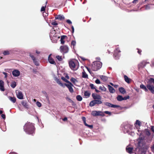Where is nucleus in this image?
Listing matches in <instances>:
<instances>
[{
    "instance_id": "f257e3e1",
    "label": "nucleus",
    "mask_w": 154,
    "mask_h": 154,
    "mask_svg": "<svg viewBox=\"0 0 154 154\" xmlns=\"http://www.w3.org/2000/svg\"><path fill=\"white\" fill-rule=\"evenodd\" d=\"M24 131L29 134H32L34 132L35 128L34 124L27 122L26 123L23 127Z\"/></svg>"
},
{
    "instance_id": "f03ea898",
    "label": "nucleus",
    "mask_w": 154,
    "mask_h": 154,
    "mask_svg": "<svg viewBox=\"0 0 154 154\" xmlns=\"http://www.w3.org/2000/svg\"><path fill=\"white\" fill-rule=\"evenodd\" d=\"M144 137L143 136L140 135L139 137L137 139V149H138L139 150L142 151V149H144L146 148L145 143L144 142ZM141 154H145L144 151L141 152Z\"/></svg>"
},
{
    "instance_id": "7ed1b4c3",
    "label": "nucleus",
    "mask_w": 154,
    "mask_h": 154,
    "mask_svg": "<svg viewBox=\"0 0 154 154\" xmlns=\"http://www.w3.org/2000/svg\"><path fill=\"white\" fill-rule=\"evenodd\" d=\"M55 80L57 83L59 84L60 86L63 87V88H65V86H66L68 88L69 91L70 93H72L74 91L72 87H73L74 86L70 82L68 83V84L66 83L63 84L61 82L60 80L57 78H56Z\"/></svg>"
},
{
    "instance_id": "20e7f679",
    "label": "nucleus",
    "mask_w": 154,
    "mask_h": 154,
    "mask_svg": "<svg viewBox=\"0 0 154 154\" xmlns=\"http://www.w3.org/2000/svg\"><path fill=\"white\" fill-rule=\"evenodd\" d=\"M102 66L101 62L99 61L94 62L91 65V68L94 71H96L100 68Z\"/></svg>"
},
{
    "instance_id": "39448f33",
    "label": "nucleus",
    "mask_w": 154,
    "mask_h": 154,
    "mask_svg": "<svg viewBox=\"0 0 154 154\" xmlns=\"http://www.w3.org/2000/svg\"><path fill=\"white\" fill-rule=\"evenodd\" d=\"M77 62L71 60L69 62V65L70 68L73 70H76L78 68V67L76 66V63Z\"/></svg>"
},
{
    "instance_id": "423d86ee",
    "label": "nucleus",
    "mask_w": 154,
    "mask_h": 154,
    "mask_svg": "<svg viewBox=\"0 0 154 154\" xmlns=\"http://www.w3.org/2000/svg\"><path fill=\"white\" fill-rule=\"evenodd\" d=\"M91 114L94 116H104L105 115L104 113L100 111H93L92 112Z\"/></svg>"
},
{
    "instance_id": "0eeeda50",
    "label": "nucleus",
    "mask_w": 154,
    "mask_h": 154,
    "mask_svg": "<svg viewBox=\"0 0 154 154\" xmlns=\"http://www.w3.org/2000/svg\"><path fill=\"white\" fill-rule=\"evenodd\" d=\"M121 51L119 48H117L114 50V57L116 59H118L120 57V53Z\"/></svg>"
},
{
    "instance_id": "6e6552de",
    "label": "nucleus",
    "mask_w": 154,
    "mask_h": 154,
    "mask_svg": "<svg viewBox=\"0 0 154 154\" xmlns=\"http://www.w3.org/2000/svg\"><path fill=\"white\" fill-rule=\"evenodd\" d=\"M100 100H94L91 101L89 103V106L92 107L94 106L96 104H101L102 103V102Z\"/></svg>"
},
{
    "instance_id": "1a4fd4ad",
    "label": "nucleus",
    "mask_w": 154,
    "mask_h": 154,
    "mask_svg": "<svg viewBox=\"0 0 154 154\" xmlns=\"http://www.w3.org/2000/svg\"><path fill=\"white\" fill-rule=\"evenodd\" d=\"M60 51L63 53H66L69 51L68 47L66 45L61 46L60 48Z\"/></svg>"
},
{
    "instance_id": "9d476101",
    "label": "nucleus",
    "mask_w": 154,
    "mask_h": 154,
    "mask_svg": "<svg viewBox=\"0 0 154 154\" xmlns=\"http://www.w3.org/2000/svg\"><path fill=\"white\" fill-rule=\"evenodd\" d=\"M148 62H147L145 61H143L141 62H140L138 65V68L139 69H141L143 68L146 65L147 63H149Z\"/></svg>"
},
{
    "instance_id": "9b49d317",
    "label": "nucleus",
    "mask_w": 154,
    "mask_h": 154,
    "mask_svg": "<svg viewBox=\"0 0 154 154\" xmlns=\"http://www.w3.org/2000/svg\"><path fill=\"white\" fill-rule=\"evenodd\" d=\"M144 133L145 134L148 136V139L146 140V142L148 143H149L151 141L152 139L151 137H149L150 134V132L148 129H145Z\"/></svg>"
},
{
    "instance_id": "f8f14e48",
    "label": "nucleus",
    "mask_w": 154,
    "mask_h": 154,
    "mask_svg": "<svg viewBox=\"0 0 154 154\" xmlns=\"http://www.w3.org/2000/svg\"><path fill=\"white\" fill-rule=\"evenodd\" d=\"M92 96L94 100H101V97L99 95L93 93Z\"/></svg>"
},
{
    "instance_id": "ddd939ff",
    "label": "nucleus",
    "mask_w": 154,
    "mask_h": 154,
    "mask_svg": "<svg viewBox=\"0 0 154 154\" xmlns=\"http://www.w3.org/2000/svg\"><path fill=\"white\" fill-rule=\"evenodd\" d=\"M154 86V79L152 78H150L148 79L147 84V85Z\"/></svg>"
},
{
    "instance_id": "4468645a",
    "label": "nucleus",
    "mask_w": 154,
    "mask_h": 154,
    "mask_svg": "<svg viewBox=\"0 0 154 154\" xmlns=\"http://www.w3.org/2000/svg\"><path fill=\"white\" fill-rule=\"evenodd\" d=\"M17 97L20 99H23V96L21 92L18 91L16 92Z\"/></svg>"
},
{
    "instance_id": "2eb2a0df",
    "label": "nucleus",
    "mask_w": 154,
    "mask_h": 154,
    "mask_svg": "<svg viewBox=\"0 0 154 154\" xmlns=\"http://www.w3.org/2000/svg\"><path fill=\"white\" fill-rule=\"evenodd\" d=\"M12 73L14 76L15 77H17L20 75V72L18 70L15 69L13 71Z\"/></svg>"
},
{
    "instance_id": "dca6fc26",
    "label": "nucleus",
    "mask_w": 154,
    "mask_h": 154,
    "mask_svg": "<svg viewBox=\"0 0 154 154\" xmlns=\"http://www.w3.org/2000/svg\"><path fill=\"white\" fill-rule=\"evenodd\" d=\"M147 88L151 91V92L154 94V86L147 85Z\"/></svg>"
},
{
    "instance_id": "f3484780",
    "label": "nucleus",
    "mask_w": 154,
    "mask_h": 154,
    "mask_svg": "<svg viewBox=\"0 0 154 154\" xmlns=\"http://www.w3.org/2000/svg\"><path fill=\"white\" fill-rule=\"evenodd\" d=\"M51 54H50L49 55L48 57V60L49 62L51 64H55L56 63L53 59L51 57Z\"/></svg>"
},
{
    "instance_id": "a211bd4d",
    "label": "nucleus",
    "mask_w": 154,
    "mask_h": 154,
    "mask_svg": "<svg viewBox=\"0 0 154 154\" xmlns=\"http://www.w3.org/2000/svg\"><path fill=\"white\" fill-rule=\"evenodd\" d=\"M133 149L132 147H129L128 146L126 148V151L127 152L130 154H131L133 153Z\"/></svg>"
},
{
    "instance_id": "6ab92c4d",
    "label": "nucleus",
    "mask_w": 154,
    "mask_h": 154,
    "mask_svg": "<svg viewBox=\"0 0 154 154\" xmlns=\"http://www.w3.org/2000/svg\"><path fill=\"white\" fill-rule=\"evenodd\" d=\"M0 90L2 91H5V88L4 87V82L1 80H0Z\"/></svg>"
},
{
    "instance_id": "aec40b11",
    "label": "nucleus",
    "mask_w": 154,
    "mask_h": 154,
    "mask_svg": "<svg viewBox=\"0 0 154 154\" xmlns=\"http://www.w3.org/2000/svg\"><path fill=\"white\" fill-rule=\"evenodd\" d=\"M108 86L109 91L110 93H115V90L112 87L109 85H108Z\"/></svg>"
},
{
    "instance_id": "412c9836",
    "label": "nucleus",
    "mask_w": 154,
    "mask_h": 154,
    "mask_svg": "<svg viewBox=\"0 0 154 154\" xmlns=\"http://www.w3.org/2000/svg\"><path fill=\"white\" fill-rule=\"evenodd\" d=\"M119 91L122 94H124L126 92L125 89L122 87L119 88Z\"/></svg>"
},
{
    "instance_id": "4be33fe9",
    "label": "nucleus",
    "mask_w": 154,
    "mask_h": 154,
    "mask_svg": "<svg viewBox=\"0 0 154 154\" xmlns=\"http://www.w3.org/2000/svg\"><path fill=\"white\" fill-rule=\"evenodd\" d=\"M65 19V17L63 15H58L57 17H55L56 19H59L60 20H63Z\"/></svg>"
},
{
    "instance_id": "5701e85b",
    "label": "nucleus",
    "mask_w": 154,
    "mask_h": 154,
    "mask_svg": "<svg viewBox=\"0 0 154 154\" xmlns=\"http://www.w3.org/2000/svg\"><path fill=\"white\" fill-rule=\"evenodd\" d=\"M91 94V93L90 91H85L84 92V95L86 98L89 97Z\"/></svg>"
},
{
    "instance_id": "b1692460",
    "label": "nucleus",
    "mask_w": 154,
    "mask_h": 154,
    "mask_svg": "<svg viewBox=\"0 0 154 154\" xmlns=\"http://www.w3.org/2000/svg\"><path fill=\"white\" fill-rule=\"evenodd\" d=\"M100 77L104 81H106L108 80V77L106 76L101 75Z\"/></svg>"
},
{
    "instance_id": "393cba45",
    "label": "nucleus",
    "mask_w": 154,
    "mask_h": 154,
    "mask_svg": "<svg viewBox=\"0 0 154 154\" xmlns=\"http://www.w3.org/2000/svg\"><path fill=\"white\" fill-rule=\"evenodd\" d=\"M21 104L25 108H28V105L27 103L25 101L23 100L21 102Z\"/></svg>"
},
{
    "instance_id": "a878e982",
    "label": "nucleus",
    "mask_w": 154,
    "mask_h": 154,
    "mask_svg": "<svg viewBox=\"0 0 154 154\" xmlns=\"http://www.w3.org/2000/svg\"><path fill=\"white\" fill-rule=\"evenodd\" d=\"M8 98L13 103H15L16 102V98L15 97H9Z\"/></svg>"
},
{
    "instance_id": "bb28decb",
    "label": "nucleus",
    "mask_w": 154,
    "mask_h": 154,
    "mask_svg": "<svg viewBox=\"0 0 154 154\" xmlns=\"http://www.w3.org/2000/svg\"><path fill=\"white\" fill-rule=\"evenodd\" d=\"M66 37V35H62L61 36L60 39V42L61 44H63L65 42L64 40V39Z\"/></svg>"
},
{
    "instance_id": "cd10ccee",
    "label": "nucleus",
    "mask_w": 154,
    "mask_h": 154,
    "mask_svg": "<svg viewBox=\"0 0 154 154\" xmlns=\"http://www.w3.org/2000/svg\"><path fill=\"white\" fill-rule=\"evenodd\" d=\"M82 77L85 79L88 78V75L84 71L82 72Z\"/></svg>"
},
{
    "instance_id": "c85d7f7f",
    "label": "nucleus",
    "mask_w": 154,
    "mask_h": 154,
    "mask_svg": "<svg viewBox=\"0 0 154 154\" xmlns=\"http://www.w3.org/2000/svg\"><path fill=\"white\" fill-rule=\"evenodd\" d=\"M125 81L127 83H130V79L126 75H124V76Z\"/></svg>"
},
{
    "instance_id": "c756f323",
    "label": "nucleus",
    "mask_w": 154,
    "mask_h": 154,
    "mask_svg": "<svg viewBox=\"0 0 154 154\" xmlns=\"http://www.w3.org/2000/svg\"><path fill=\"white\" fill-rule=\"evenodd\" d=\"M117 99L118 101H122L123 100V97L121 95H119L117 97Z\"/></svg>"
},
{
    "instance_id": "7c9ffc66",
    "label": "nucleus",
    "mask_w": 154,
    "mask_h": 154,
    "mask_svg": "<svg viewBox=\"0 0 154 154\" xmlns=\"http://www.w3.org/2000/svg\"><path fill=\"white\" fill-rule=\"evenodd\" d=\"M70 81L73 83L74 84H75L76 82H78V81L74 78H72L70 79Z\"/></svg>"
},
{
    "instance_id": "2f4dec72",
    "label": "nucleus",
    "mask_w": 154,
    "mask_h": 154,
    "mask_svg": "<svg viewBox=\"0 0 154 154\" xmlns=\"http://www.w3.org/2000/svg\"><path fill=\"white\" fill-rule=\"evenodd\" d=\"M140 88L146 91H148V90L146 87L143 84H141L140 86Z\"/></svg>"
},
{
    "instance_id": "473e14b6",
    "label": "nucleus",
    "mask_w": 154,
    "mask_h": 154,
    "mask_svg": "<svg viewBox=\"0 0 154 154\" xmlns=\"http://www.w3.org/2000/svg\"><path fill=\"white\" fill-rule=\"evenodd\" d=\"M76 99L79 101H81L82 100V98L80 95H77L76 97Z\"/></svg>"
},
{
    "instance_id": "72a5a7b5",
    "label": "nucleus",
    "mask_w": 154,
    "mask_h": 154,
    "mask_svg": "<svg viewBox=\"0 0 154 154\" xmlns=\"http://www.w3.org/2000/svg\"><path fill=\"white\" fill-rule=\"evenodd\" d=\"M76 42L75 41L73 40L71 42V47L74 48L75 46L76 45Z\"/></svg>"
},
{
    "instance_id": "f704fd0d",
    "label": "nucleus",
    "mask_w": 154,
    "mask_h": 154,
    "mask_svg": "<svg viewBox=\"0 0 154 154\" xmlns=\"http://www.w3.org/2000/svg\"><path fill=\"white\" fill-rule=\"evenodd\" d=\"M16 86V82H12L11 86L13 88H14Z\"/></svg>"
},
{
    "instance_id": "c9c22d12",
    "label": "nucleus",
    "mask_w": 154,
    "mask_h": 154,
    "mask_svg": "<svg viewBox=\"0 0 154 154\" xmlns=\"http://www.w3.org/2000/svg\"><path fill=\"white\" fill-rule=\"evenodd\" d=\"M135 124L137 125H138L140 127L141 126V122L139 120H136Z\"/></svg>"
},
{
    "instance_id": "e433bc0d",
    "label": "nucleus",
    "mask_w": 154,
    "mask_h": 154,
    "mask_svg": "<svg viewBox=\"0 0 154 154\" xmlns=\"http://www.w3.org/2000/svg\"><path fill=\"white\" fill-rule=\"evenodd\" d=\"M9 54V51L8 50L5 51L3 52V54L4 55H8Z\"/></svg>"
},
{
    "instance_id": "4c0bfd02",
    "label": "nucleus",
    "mask_w": 154,
    "mask_h": 154,
    "mask_svg": "<svg viewBox=\"0 0 154 154\" xmlns=\"http://www.w3.org/2000/svg\"><path fill=\"white\" fill-rule=\"evenodd\" d=\"M61 79L66 83H69L70 82L69 81L67 80L65 78L63 77H61Z\"/></svg>"
},
{
    "instance_id": "58836bf2",
    "label": "nucleus",
    "mask_w": 154,
    "mask_h": 154,
    "mask_svg": "<svg viewBox=\"0 0 154 154\" xmlns=\"http://www.w3.org/2000/svg\"><path fill=\"white\" fill-rule=\"evenodd\" d=\"M85 126L88 127L90 129H92L93 128V125H88L87 123L85 124Z\"/></svg>"
},
{
    "instance_id": "ea45409f",
    "label": "nucleus",
    "mask_w": 154,
    "mask_h": 154,
    "mask_svg": "<svg viewBox=\"0 0 154 154\" xmlns=\"http://www.w3.org/2000/svg\"><path fill=\"white\" fill-rule=\"evenodd\" d=\"M104 104L107 106L111 107L112 104L108 102H106L104 103Z\"/></svg>"
},
{
    "instance_id": "a19ab883",
    "label": "nucleus",
    "mask_w": 154,
    "mask_h": 154,
    "mask_svg": "<svg viewBox=\"0 0 154 154\" xmlns=\"http://www.w3.org/2000/svg\"><path fill=\"white\" fill-rule=\"evenodd\" d=\"M100 89L102 90V91H105L106 90V88H104L103 86H100Z\"/></svg>"
},
{
    "instance_id": "79ce46f5",
    "label": "nucleus",
    "mask_w": 154,
    "mask_h": 154,
    "mask_svg": "<svg viewBox=\"0 0 154 154\" xmlns=\"http://www.w3.org/2000/svg\"><path fill=\"white\" fill-rule=\"evenodd\" d=\"M30 56L33 60V61L36 60L35 57L33 55H32L31 54H30Z\"/></svg>"
},
{
    "instance_id": "37998d69",
    "label": "nucleus",
    "mask_w": 154,
    "mask_h": 154,
    "mask_svg": "<svg viewBox=\"0 0 154 154\" xmlns=\"http://www.w3.org/2000/svg\"><path fill=\"white\" fill-rule=\"evenodd\" d=\"M56 58L60 61H61L62 60L61 57L59 55L56 56Z\"/></svg>"
},
{
    "instance_id": "c03bdc74",
    "label": "nucleus",
    "mask_w": 154,
    "mask_h": 154,
    "mask_svg": "<svg viewBox=\"0 0 154 154\" xmlns=\"http://www.w3.org/2000/svg\"><path fill=\"white\" fill-rule=\"evenodd\" d=\"M36 105L38 107H40L42 106L41 103L37 101L36 103Z\"/></svg>"
},
{
    "instance_id": "a18cd8bd",
    "label": "nucleus",
    "mask_w": 154,
    "mask_h": 154,
    "mask_svg": "<svg viewBox=\"0 0 154 154\" xmlns=\"http://www.w3.org/2000/svg\"><path fill=\"white\" fill-rule=\"evenodd\" d=\"M150 8V7L149 5L145 6V9L146 10H148Z\"/></svg>"
},
{
    "instance_id": "49530a36",
    "label": "nucleus",
    "mask_w": 154,
    "mask_h": 154,
    "mask_svg": "<svg viewBox=\"0 0 154 154\" xmlns=\"http://www.w3.org/2000/svg\"><path fill=\"white\" fill-rule=\"evenodd\" d=\"M90 86L92 89H95V88L94 87V85L92 84H91L90 85Z\"/></svg>"
},
{
    "instance_id": "de8ad7c7",
    "label": "nucleus",
    "mask_w": 154,
    "mask_h": 154,
    "mask_svg": "<svg viewBox=\"0 0 154 154\" xmlns=\"http://www.w3.org/2000/svg\"><path fill=\"white\" fill-rule=\"evenodd\" d=\"M33 62L37 66H38L39 65V62L38 61H37L36 60L34 61Z\"/></svg>"
},
{
    "instance_id": "09e8293b",
    "label": "nucleus",
    "mask_w": 154,
    "mask_h": 154,
    "mask_svg": "<svg viewBox=\"0 0 154 154\" xmlns=\"http://www.w3.org/2000/svg\"><path fill=\"white\" fill-rule=\"evenodd\" d=\"M104 113H105L106 114H108L109 115H111V113L108 111H105L104 112H103Z\"/></svg>"
},
{
    "instance_id": "8fccbe9b",
    "label": "nucleus",
    "mask_w": 154,
    "mask_h": 154,
    "mask_svg": "<svg viewBox=\"0 0 154 154\" xmlns=\"http://www.w3.org/2000/svg\"><path fill=\"white\" fill-rule=\"evenodd\" d=\"M82 119L84 125H85V124L86 123V118H85V117H82Z\"/></svg>"
},
{
    "instance_id": "3c124183",
    "label": "nucleus",
    "mask_w": 154,
    "mask_h": 154,
    "mask_svg": "<svg viewBox=\"0 0 154 154\" xmlns=\"http://www.w3.org/2000/svg\"><path fill=\"white\" fill-rule=\"evenodd\" d=\"M46 7V5L45 6H42L41 8V11H45V8Z\"/></svg>"
},
{
    "instance_id": "603ef678",
    "label": "nucleus",
    "mask_w": 154,
    "mask_h": 154,
    "mask_svg": "<svg viewBox=\"0 0 154 154\" xmlns=\"http://www.w3.org/2000/svg\"><path fill=\"white\" fill-rule=\"evenodd\" d=\"M129 96H127L126 97H123V100H126L127 99H129Z\"/></svg>"
},
{
    "instance_id": "864d4df0",
    "label": "nucleus",
    "mask_w": 154,
    "mask_h": 154,
    "mask_svg": "<svg viewBox=\"0 0 154 154\" xmlns=\"http://www.w3.org/2000/svg\"><path fill=\"white\" fill-rule=\"evenodd\" d=\"M95 82L97 84H100V80L98 79H97L95 80Z\"/></svg>"
},
{
    "instance_id": "5fc2aeb1",
    "label": "nucleus",
    "mask_w": 154,
    "mask_h": 154,
    "mask_svg": "<svg viewBox=\"0 0 154 154\" xmlns=\"http://www.w3.org/2000/svg\"><path fill=\"white\" fill-rule=\"evenodd\" d=\"M51 24L54 26H57L58 25V23L56 22H53L51 23Z\"/></svg>"
},
{
    "instance_id": "6e6d98bb",
    "label": "nucleus",
    "mask_w": 154,
    "mask_h": 154,
    "mask_svg": "<svg viewBox=\"0 0 154 154\" xmlns=\"http://www.w3.org/2000/svg\"><path fill=\"white\" fill-rule=\"evenodd\" d=\"M66 22L67 23H68L69 24H71L72 23V22L70 20H69V19L67 20L66 21Z\"/></svg>"
},
{
    "instance_id": "4d7b16f0",
    "label": "nucleus",
    "mask_w": 154,
    "mask_h": 154,
    "mask_svg": "<svg viewBox=\"0 0 154 154\" xmlns=\"http://www.w3.org/2000/svg\"><path fill=\"white\" fill-rule=\"evenodd\" d=\"M118 106H117V105H113V104H112L111 107H112V108H117Z\"/></svg>"
},
{
    "instance_id": "13d9d810",
    "label": "nucleus",
    "mask_w": 154,
    "mask_h": 154,
    "mask_svg": "<svg viewBox=\"0 0 154 154\" xmlns=\"http://www.w3.org/2000/svg\"><path fill=\"white\" fill-rule=\"evenodd\" d=\"M3 74H4L5 75V78H7V73L5 72H3Z\"/></svg>"
},
{
    "instance_id": "bf43d9fd",
    "label": "nucleus",
    "mask_w": 154,
    "mask_h": 154,
    "mask_svg": "<svg viewBox=\"0 0 154 154\" xmlns=\"http://www.w3.org/2000/svg\"><path fill=\"white\" fill-rule=\"evenodd\" d=\"M151 129L152 131L154 133V126H151Z\"/></svg>"
},
{
    "instance_id": "052dcab7",
    "label": "nucleus",
    "mask_w": 154,
    "mask_h": 154,
    "mask_svg": "<svg viewBox=\"0 0 154 154\" xmlns=\"http://www.w3.org/2000/svg\"><path fill=\"white\" fill-rule=\"evenodd\" d=\"M1 116L3 119H5V114H2Z\"/></svg>"
},
{
    "instance_id": "680f3d73",
    "label": "nucleus",
    "mask_w": 154,
    "mask_h": 154,
    "mask_svg": "<svg viewBox=\"0 0 154 154\" xmlns=\"http://www.w3.org/2000/svg\"><path fill=\"white\" fill-rule=\"evenodd\" d=\"M67 99L69 102L71 103L72 102H73V101L70 98H67Z\"/></svg>"
},
{
    "instance_id": "e2e57ef3",
    "label": "nucleus",
    "mask_w": 154,
    "mask_h": 154,
    "mask_svg": "<svg viewBox=\"0 0 154 154\" xmlns=\"http://www.w3.org/2000/svg\"><path fill=\"white\" fill-rule=\"evenodd\" d=\"M72 30V32L73 33L74 31V29L73 26H71Z\"/></svg>"
},
{
    "instance_id": "0e129e2a",
    "label": "nucleus",
    "mask_w": 154,
    "mask_h": 154,
    "mask_svg": "<svg viewBox=\"0 0 154 154\" xmlns=\"http://www.w3.org/2000/svg\"><path fill=\"white\" fill-rule=\"evenodd\" d=\"M86 68H87V69L88 70V71L90 73H91V69L88 67H86Z\"/></svg>"
},
{
    "instance_id": "69168bd1",
    "label": "nucleus",
    "mask_w": 154,
    "mask_h": 154,
    "mask_svg": "<svg viewBox=\"0 0 154 154\" xmlns=\"http://www.w3.org/2000/svg\"><path fill=\"white\" fill-rule=\"evenodd\" d=\"M138 49V51L137 52L139 54H141V51L140 49Z\"/></svg>"
},
{
    "instance_id": "338daca9",
    "label": "nucleus",
    "mask_w": 154,
    "mask_h": 154,
    "mask_svg": "<svg viewBox=\"0 0 154 154\" xmlns=\"http://www.w3.org/2000/svg\"><path fill=\"white\" fill-rule=\"evenodd\" d=\"M67 119L66 117H65L63 119V121H66L67 120Z\"/></svg>"
},
{
    "instance_id": "774afa93",
    "label": "nucleus",
    "mask_w": 154,
    "mask_h": 154,
    "mask_svg": "<svg viewBox=\"0 0 154 154\" xmlns=\"http://www.w3.org/2000/svg\"><path fill=\"white\" fill-rule=\"evenodd\" d=\"M138 1V0H134L132 2L133 3H136V2Z\"/></svg>"
}]
</instances>
